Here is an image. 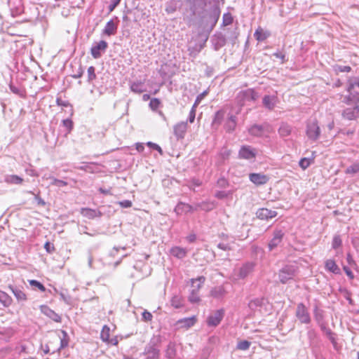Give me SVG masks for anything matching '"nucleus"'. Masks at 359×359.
I'll use <instances>...</instances> for the list:
<instances>
[{"instance_id":"1","label":"nucleus","mask_w":359,"mask_h":359,"mask_svg":"<svg viewBox=\"0 0 359 359\" xmlns=\"http://www.w3.org/2000/svg\"><path fill=\"white\" fill-rule=\"evenodd\" d=\"M297 272V267L294 264H287L283 266L278 273L280 282L285 284L288 280L293 279Z\"/></svg>"},{"instance_id":"2","label":"nucleus","mask_w":359,"mask_h":359,"mask_svg":"<svg viewBox=\"0 0 359 359\" xmlns=\"http://www.w3.org/2000/svg\"><path fill=\"white\" fill-rule=\"evenodd\" d=\"M205 278L204 276H199L198 278L191 279V286L193 289L189 296V301L191 303H196L200 301L198 292L203 284L204 283Z\"/></svg>"},{"instance_id":"3","label":"nucleus","mask_w":359,"mask_h":359,"mask_svg":"<svg viewBox=\"0 0 359 359\" xmlns=\"http://www.w3.org/2000/svg\"><path fill=\"white\" fill-rule=\"evenodd\" d=\"M255 264L252 262H247L241 266L233 270V277L235 280L245 279L253 271Z\"/></svg>"},{"instance_id":"4","label":"nucleus","mask_w":359,"mask_h":359,"mask_svg":"<svg viewBox=\"0 0 359 359\" xmlns=\"http://www.w3.org/2000/svg\"><path fill=\"white\" fill-rule=\"evenodd\" d=\"M306 135L309 140L315 142L318 140L320 135V128L318 121L314 119L306 123Z\"/></svg>"},{"instance_id":"5","label":"nucleus","mask_w":359,"mask_h":359,"mask_svg":"<svg viewBox=\"0 0 359 359\" xmlns=\"http://www.w3.org/2000/svg\"><path fill=\"white\" fill-rule=\"evenodd\" d=\"M257 97V95L255 90L249 88L240 91L236 97V102L238 105L241 107L246 101L255 100Z\"/></svg>"},{"instance_id":"6","label":"nucleus","mask_w":359,"mask_h":359,"mask_svg":"<svg viewBox=\"0 0 359 359\" xmlns=\"http://www.w3.org/2000/svg\"><path fill=\"white\" fill-rule=\"evenodd\" d=\"M257 151L250 145H243L238 151V158L248 161H254L257 156Z\"/></svg>"},{"instance_id":"7","label":"nucleus","mask_w":359,"mask_h":359,"mask_svg":"<svg viewBox=\"0 0 359 359\" xmlns=\"http://www.w3.org/2000/svg\"><path fill=\"white\" fill-rule=\"evenodd\" d=\"M341 116L348 121L356 120L359 118V104H355L344 108L341 111Z\"/></svg>"},{"instance_id":"8","label":"nucleus","mask_w":359,"mask_h":359,"mask_svg":"<svg viewBox=\"0 0 359 359\" xmlns=\"http://www.w3.org/2000/svg\"><path fill=\"white\" fill-rule=\"evenodd\" d=\"M284 236L285 232L282 229H276L268 244L269 250L271 252L276 248L282 243Z\"/></svg>"},{"instance_id":"9","label":"nucleus","mask_w":359,"mask_h":359,"mask_svg":"<svg viewBox=\"0 0 359 359\" xmlns=\"http://www.w3.org/2000/svg\"><path fill=\"white\" fill-rule=\"evenodd\" d=\"M296 317L303 324H309L311 323V317L309 313L303 303L297 304L296 309Z\"/></svg>"},{"instance_id":"10","label":"nucleus","mask_w":359,"mask_h":359,"mask_svg":"<svg viewBox=\"0 0 359 359\" xmlns=\"http://www.w3.org/2000/svg\"><path fill=\"white\" fill-rule=\"evenodd\" d=\"M224 310L223 309L215 311L207 318V324L209 327L217 326L224 316Z\"/></svg>"},{"instance_id":"11","label":"nucleus","mask_w":359,"mask_h":359,"mask_svg":"<svg viewBox=\"0 0 359 359\" xmlns=\"http://www.w3.org/2000/svg\"><path fill=\"white\" fill-rule=\"evenodd\" d=\"M144 353L147 355V359H158L160 351L154 340H151L146 346Z\"/></svg>"},{"instance_id":"12","label":"nucleus","mask_w":359,"mask_h":359,"mask_svg":"<svg viewBox=\"0 0 359 359\" xmlns=\"http://www.w3.org/2000/svg\"><path fill=\"white\" fill-rule=\"evenodd\" d=\"M108 47V43L105 41H100L94 44L90 48V53L93 58L98 59L102 55V52H104Z\"/></svg>"},{"instance_id":"13","label":"nucleus","mask_w":359,"mask_h":359,"mask_svg":"<svg viewBox=\"0 0 359 359\" xmlns=\"http://www.w3.org/2000/svg\"><path fill=\"white\" fill-rule=\"evenodd\" d=\"M270 177L263 173L252 172L249 175V180L251 182L257 186H261L266 184L269 181Z\"/></svg>"},{"instance_id":"14","label":"nucleus","mask_w":359,"mask_h":359,"mask_svg":"<svg viewBox=\"0 0 359 359\" xmlns=\"http://www.w3.org/2000/svg\"><path fill=\"white\" fill-rule=\"evenodd\" d=\"M197 210V208L193 207L192 205L185 203L183 202H179L175 206L174 211L177 215H182L183 213L191 212Z\"/></svg>"},{"instance_id":"15","label":"nucleus","mask_w":359,"mask_h":359,"mask_svg":"<svg viewBox=\"0 0 359 359\" xmlns=\"http://www.w3.org/2000/svg\"><path fill=\"white\" fill-rule=\"evenodd\" d=\"M256 215L257 218L260 219L268 220L269 219H272L277 215V212L274 210H269L267 208H259L257 212Z\"/></svg>"},{"instance_id":"16","label":"nucleus","mask_w":359,"mask_h":359,"mask_svg":"<svg viewBox=\"0 0 359 359\" xmlns=\"http://www.w3.org/2000/svg\"><path fill=\"white\" fill-rule=\"evenodd\" d=\"M265 301L266 300L264 297H258L251 299L248 303V308L255 313V312L260 311V309L264 306Z\"/></svg>"},{"instance_id":"17","label":"nucleus","mask_w":359,"mask_h":359,"mask_svg":"<svg viewBox=\"0 0 359 359\" xmlns=\"http://www.w3.org/2000/svg\"><path fill=\"white\" fill-rule=\"evenodd\" d=\"M174 134L177 140L183 139L187 129V122H180L174 126Z\"/></svg>"},{"instance_id":"18","label":"nucleus","mask_w":359,"mask_h":359,"mask_svg":"<svg viewBox=\"0 0 359 359\" xmlns=\"http://www.w3.org/2000/svg\"><path fill=\"white\" fill-rule=\"evenodd\" d=\"M8 288L18 302H25L27 299L26 294L20 287L10 285Z\"/></svg>"},{"instance_id":"19","label":"nucleus","mask_w":359,"mask_h":359,"mask_svg":"<svg viewBox=\"0 0 359 359\" xmlns=\"http://www.w3.org/2000/svg\"><path fill=\"white\" fill-rule=\"evenodd\" d=\"M226 294V291L222 285L214 287L210 292V296L217 299H222Z\"/></svg>"},{"instance_id":"20","label":"nucleus","mask_w":359,"mask_h":359,"mask_svg":"<svg viewBox=\"0 0 359 359\" xmlns=\"http://www.w3.org/2000/svg\"><path fill=\"white\" fill-rule=\"evenodd\" d=\"M41 311L43 313L47 316L48 318L54 320L55 322H61V317L56 313L53 310L50 309L48 306L43 305L41 306Z\"/></svg>"},{"instance_id":"21","label":"nucleus","mask_w":359,"mask_h":359,"mask_svg":"<svg viewBox=\"0 0 359 359\" xmlns=\"http://www.w3.org/2000/svg\"><path fill=\"white\" fill-rule=\"evenodd\" d=\"M118 24L114 22V20H110L107 22L102 33L107 36L114 35L116 33Z\"/></svg>"},{"instance_id":"22","label":"nucleus","mask_w":359,"mask_h":359,"mask_svg":"<svg viewBox=\"0 0 359 359\" xmlns=\"http://www.w3.org/2000/svg\"><path fill=\"white\" fill-rule=\"evenodd\" d=\"M237 124V118L235 115L229 114L227 120L224 124V129L228 133L233 132Z\"/></svg>"},{"instance_id":"23","label":"nucleus","mask_w":359,"mask_h":359,"mask_svg":"<svg viewBox=\"0 0 359 359\" xmlns=\"http://www.w3.org/2000/svg\"><path fill=\"white\" fill-rule=\"evenodd\" d=\"M219 16H220L219 8L217 6L212 7L210 11V13L209 14V20H210V22L212 24V26H211L212 28L213 27H215V25L217 24V22L219 18Z\"/></svg>"},{"instance_id":"24","label":"nucleus","mask_w":359,"mask_h":359,"mask_svg":"<svg viewBox=\"0 0 359 359\" xmlns=\"http://www.w3.org/2000/svg\"><path fill=\"white\" fill-rule=\"evenodd\" d=\"M196 322V316L182 318L177 320V323L180 327L189 328L192 327Z\"/></svg>"},{"instance_id":"25","label":"nucleus","mask_w":359,"mask_h":359,"mask_svg":"<svg viewBox=\"0 0 359 359\" xmlns=\"http://www.w3.org/2000/svg\"><path fill=\"white\" fill-rule=\"evenodd\" d=\"M130 88L132 92L137 94H140L146 91L144 83L141 81L131 82L130 84Z\"/></svg>"},{"instance_id":"26","label":"nucleus","mask_w":359,"mask_h":359,"mask_svg":"<svg viewBox=\"0 0 359 359\" xmlns=\"http://www.w3.org/2000/svg\"><path fill=\"white\" fill-rule=\"evenodd\" d=\"M217 206V203L215 201H203L201 203H198L196 205V208L198 209H201L205 212H209Z\"/></svg>"},{"instance_id":"27","label":"nucleus","mask_w":359,"mask_h":359,"mask_svg":"<svg viewBox=\"0 0 359 359\" xmlns=\"http://www.w3.org/2000/svg\"><path fill=\"white\" fill-rule=\"evenodd\" d=\"M81 213L83 216L88 219H93L102 215V213L100 211L88 208H81Z\"/></svg>"},{"instance_id":"28","label":"nucleus","mask_w":359,"mask_h":359,"mask_svg":"<svg viewBox=\"0 0 359 359\" xmlns=\"http://www.w3.org/2000/svg\"><path fill=\"white\" fill-rule=\"evenodd\" d=\"M271 33L269 31H264L262 27H259L254 33V36L258 41H263L269 37Z\"/></svg>"},{"instance_id":"29","label":"nucleus","mask_w":359,"mask_h":359,"mask_svg":"<svg viewBox=\"0 0 359 359\" xmlns=\"http://www.w3.org/2000/svg\"><path fill=\"white\" fill-rule=\"evenodd\" d=\"M24 180L16 175H6L4 176V182L8 184H21Z\"/></svg>"},{"instance_id":"30","label":"nucleus","mask_w":359,"mask_h":359,"mask_svg":"<svg viewBox=\"0 0 359 359\" xmlns=\"http://www.w3.org/2000/svg\"><path fill=\"white\" fill-rule=\"evenodd\" d=\"M292 127L287 123H282L278 128V134L282 137L289 136L292 133Z\"/></svg>"},{"instance_id":"31","label":"nucleus","mask_w":359,"mask_h":359,"mask_svg":"<svg viewBox=\"0 0 359 359\" xmlns=\"http://www.w3.org/2000/svg\"><path fill=\"white\" fill-rule=\"evenodd\" d=\"M325 267L327 271L334 274H339L340 273V269L333 259H327L325 263Z\"/></svg>"},{"instance_id":"32","label":"nucleus","mask_w":359,"mask_h":359,"mask_svg":"<svg viewBox=\"0 0 359 359\" xmlns=\"http://www.w3.org/2000/svg\"><path fill=\"white\" fill-rule=\"evenodd\" d=\"M213 47L215 50H218L226 44V39L222 34L215 36L212 39Z\"/></svg>"},{"instance_id":"33","label":"nucleus","mask_w":359,"mask_h":359,"mask_svg":"<svg viewBox=\"0 0 359 359\" xmlns=\"http://www.w3.org/2000/svg\"><path fill=\"white\" fill-rule=\"evenodd\" d=\"M262 102H263L264 106L266 108H267L269 109H273L276 103V97L271 96V95H265L263 97Z\"/></svg>"},{"instance_id":"34","label":"nucleus","mask_w":359,"mask_h":359,"mask_svg":"<svg viewBox=\"0 0 359 359\" xmlns=\"http://www.w3.org/2000/svg\"><path fill=\"white\" fill-rule=\"evenodd\" d=\"M170 253L172 256L178 259H182L187 255V250L183 248L176 246L171 248Z\"/></svg>"},{"instance_id":"35","label":"nucleus","mask_w":359,"mask_h":359,"mask_svg":"<svg viewBox=\"0 0 359 359\" xmlns=\"http://www.w3.org/2000/svg\"><path fill=\"white\" fill-rule=\"evenodd\" d=\"M264 129L262 125L255 124L249 128V133L253 136L261 137L263 135Z\"/></svg>"},{"instance_id":"36","label":"nucleus","mask_w":359,"mask_h":359,"mask_svg":"<svg viewBox=\"0 0 359 359\" xmlns=\"http://www.w3.org/2000/svg\"><path fill=\"white\" fill-rule=\"evenodd\" d=\"M0 302L4 306L8 307L11 304L12 299L7 293L0 290Z\"/></svg>"},{"instance_id":"37","label":"nucleus","mask_w":359,"mask_h":359,"mask_svg":"<svg viewBox=\"0 0 359 359\" xmlns=\"http://www.w3.org/2000/svg\"><path fill=\"white\" fill-rule=\"evenodd\" d=\"M224 115H225V111L224 110L222 109V110H219L217 111L215 114V117H214V119H213V121H212V126H219L224 118Z\"/></svg>"},{"instance_id":"38","label":"nucleus","mask_w":359,"mask_h":359,"mask_svg":"<svg viewBox=\"0 0 359 359\" xmlns=\"http://www.w3.org/2000/svg\"><path fill=\"white\" fill-rule=\"evenodd\" d=\"M345 173L346 175H359V162H355L351 165L350 166L347 167L345 170Z\"/></svg>"},{"instance_id":"39","label":"nucleus","mask_w":359,"mask_h":359,"mask_svg":"<svg viewBox=\"0 0 359 359\" xmlns=\"http://www.w3.org/2000/svg\"><path fill=\"white\" fill-rule=\"evenodd\" d=\"M171 305L175 309H180L183 306V299L179 295H175L172 297L170 301Z\"/></svg>"},{"instance_id":"40","label":"nucleus","mask_w":359,"mask_h":359,"mask_svg":"<svg viewBox=\"0 0 359 359\" xmlns=\"http://www.w3.org/2000/svg\"><path fill=\"white\" fill-rule=\"evenodd\" d=\"M348 86L347 90L351 92L355 87L359 88V77L351 78L348 81Z\"/></svg>"},{"instance_id":"41","label":"nucleus","mask_w":359,"mask_h":359,"mask_svg":"<svg viewBox=\"0 0 359 359\" xmlns=\"http://www.w3.org/2000/svg\"><path fill=\"white\" fill-rule=\"evenodd\" d=\"M176 355V349L175 348L174 344L170 343L168 345L166 351H165V356L168 359H173Z\"/></svg>"},{"instance_id":"42","label":"nucleus","mask_w":359,"mask_h":359,"mask_svg":"<svg viewBox=\"0 0 359 359\" xmlns=\"http://www.w3.org/2000/svg\"><path fill=\"white\" fill-rule=\"evenodd\" d=\"M313 162V159L308 158H302L299 162V165L303 169L306 170Z\"/></svg>"},{"instance_id":"43","label":"nucleus","mask_w":359,"mask_h":359,"mask_svg":"<svg viewBox=\"0 0 359 359\" xmlns=\"http://www.w3.org/2000/svg\"><path fill=\"white\" fill-rule=\"evenodd\" d=\"M233 17L230 13H226L222 17V25L223 26H228L232 24Z\"/></svg>"},{"instance_id":"44","label":"nucleus","mask_w":359,"mask_h":359,"mask_svg":"<svg viewBox=\"0 0 359 359\" xmlns=\"http://www.w3.org/2000/svg\"><path fill=\"white\" fill-rule=\"evenodd\" d=\"M342 245V240L339 235H334L332 242V247L333 249L336 250L341 247Z\"/></svg>"},{"instance_id":"45","label":"nucleus","mask_w":359,"mask_h":359,"mask_svg":"<svg viewBox=\"0 0 359 359\" xmlns=\"http://www.w3.org/2000/svg\"><path fill=\"white\" fill-rule=\"evenodd\" d=\"M29 285L32 287H36L38 290H39L40 291H41V292H45L46 291V287L39 281H38L36 280H29Z\"/></svg>"},{"instance_id":"46","label":"nucleus","mask_w":359,"mask_h":359,"mask_svg":"<svg viewBox=\"0 0 359 359\" xmlns=\"http://www.w3.org/2000/svg\"><path fill=\"white\" fill-rule=\"evenodd\" d=\"M88 82L91 83L96 79L95 68L90 66L88 68Z\"/></svg>"},{"instance_id":"47","label":"nucleus","mask_w":359,"mask_h":359,"mask_svg":"<svg viewBox=\"0 0 359 359\" xmlns=\"http://www.w3.org/2000/svg\"><path fill=\"white\" fill-rule=\"evenodd\" d=\"M251 343L247 340H243L237 344V348L239 350L246 351L250 346Z\"/></svg>"},{"instance_id":"48","label":"nucleus","mask_w":359,"mask_h":359,"mask_svg":"<svg viewBox=\"0 0 359 359\" xmlns=\"http://www.w3.org/2000/svg\"><path fill=\"white\" fill-rule=\"evenodd\" d=\"M326 336L328 337L331 343L333 344L334 346L337 345V340L335 337V334L332 332V331L329 329L328 330H326V332L325 333Z\"/></svg>"},{"instance_id":"49","label":"nucleus","mask_w":359,"mask_h":359,"mask_svg":"<svg viewBox=\"0 0 359 359\" xmlns=\"http://www.w3.org/2000/svg\"><path fill=\"white\" fill-rule=\"evenodd\" d=\"M160 104H161V101L158 98H152V99H151L150 102H149V107L153 110L157 109L159 107Z\"/></svg>"},{"instance_id":"50","label":"nucleus","mask_w":359,"mask_h":359,"mask_svg":"<svg viewBox=\"0 0 359 359\" xmlns=\"http://www.w3.org/2000/svg\"><path fill=\"white\" fill-rule=\"evenodd\" d=\"M208 94V92L206 90L203 91L201 94H199L195 100V102L194 104V108H196L197 106L201 103V100L205 97V96Z\"/></svg>"},{"instance_id":"51","label":"nucleus","mask_w":359,"mask_h":359,"mask_svg":"<svg viewBox=\"0 0 359 359\" xmlns=\"http://www.w3.org/2000/svg\"><path fill=\"white\" fill-rule=\"evenodd\" d=\"M355 95H348L344 97L343 102L346 105L351 106V104L355 101Z\"/></svg>"},{"instance_id":"52","label":"nucleus","mask_w":359,"mask_h":359,"mask_svg":"<svg viewBox=\"0 0 359 359\" xmlns=\"http://www.w3.org/2000/svg\"><path fill=\"white\" fill-rule=\"evenodd\" d=\"M63 126L70 132L73 127V122L71 119L67 118L62 121Z\"/></svg>"},{"instance_id":"53","label":"nucleus","mask_w":359,"mask_h":359,"mask_svg":"<svg viewBox=\"0 0 359 359\" xmlns=\"http://www.w3.org/2000/svg\"><path fill=\"white\" fill-rule=\"evenodd\" d=\"M60 299L67 304L69 305L72 303V299L69 295L65 294L64 292H60Z\"/></svg>"},{"instance_id":"54","label":"nucleus","mask_w":359,"mask_h":359,"mask_svg":"<svg viewBox=\"0 0 359 359\" xmlns=\"http://www.w3.org/2000/svg\"><path fill=\"white\" fill-rule=\"evenodd\" d=\"M147 146L154 150L158 151L160 154H163V150L158 144L151 142H148Z\"/></svg>"},{"instance_id":"55","label":"nucleus","mask_w":359,"mask_h":359,"mask_svg":"<svg viewBox=\"0 0 359 359\" xmlns=\"http://www.w3.org/2000/svg\"><path fill=\"white\" fill-rule=\"evenodd\" d=\"M307 337L310 341V343L311 344L314 339L317 337V334L313 329H310L307 332Z\"/></svg>"},{"instance_id":"56","label":"nucleus","mask_w":359,"mask_h":359,"mask_svg":"<svg viewBox=\"0 0 359 359\" xmlns=\"http://www.w3.org/2000/svg\"><path fill=\"white\" fill-rule=\"evenodd\" d=\"M314 316L317 322L320 324L323 320L322 311L318 310L316 307L314 311Z\"/></svg>"},{"instance_id":"57","label":"nucleus","mask_w":359,"mask_h":359,"mask_svg":"<svg viewBox=\"0 0 359 359\" xmlns=\"http://www.w3.org/2000/svg\"><path fill=\"white\" fill-rule=\"evenodd\" d=\"M335 70L337 72H349L351 70V68L350 66H341V65H337L336 67H335Z\"/></svg>"},{"instance_id":"58","label":"nucleus","mask_w":359,"mask_h":359,"mask_svg":"<svg viewBox=\"0 0 359 359\" xmlns=\"http://www.w3.org/2000/svg\"><path fill=\"white\" fill-rule=\"evenodd\" d=\"M44 248L46 250V252L48 253H52L55 250L53 244H51L50 242H46L44 244Z\"/></svg>"},{"instance_id":"59","label":"nucleus","mask_w":359,"mask_h":359,"mask_svg":"<svg viewBox=\"0 0 359 359\" xmlns=\"http://www.w3.org/2000/svg\"><path fill=\"white\" fill-rule=\"evenodd\" d=\"M152 318H153V316L150 312H149L147 311H144L142 313V319L144 321H147V322L151 321L152 320Z\"/></svg>"},{"instance_id":"60","label":"nucleus","mask_w":359,"mask_h":359,"mask_svg":"<svg viewBox=\"0 0 359 359\" xmlns=\"http://www.w3.org/2000/svg\"><path fill=\"white\" fill-rule=\"evenodd\" d=\"M119 205L121 208H128L132 206V202L129 200H124L118 202Z\"/></svg>"},{"instance_id":"61","label":"nucleus","mask_w":359,"mask_h":359,"mask_svg":"<svg viewBox=\"0 0 359 359\" xmlns=\"http://www.w3.org/2000/svg\"><path fill=\"white\" fill-rule=\"evenodd\" d=\"M195 117H196V108H194V106L192 107L190 112H189V121L190 123H193L195 120Z\"/></svg>"},{"instance_id":"62","label":"nucleus","mask_w":359,"mask_h":359,"mask_svg":"<svg viewBox=\"0 0 359 359\" xmlns=\"http://www.w3.org/2000/svg\"><path fill=\"white\" fill-rule=\"evenodd\" d=\"M120 1L121 0H111V3L109 6V11H113L115 9V8L119 4Z\"/></svg>"},{"instance_id":"63","label":"nucleus","mask_w":359,"mask_h":359,"mask_svg":"<svg viewBox=\"0 0 359 359\" xmlns=\"http://www.w3.org/2000/svg\"><path fill=\"white\" fill-rule=\"evenodd\" d=\"M215 196L219 199H223L227 196V194L224 191H218L215 193Z\"/></svg>"},{"instance_id":"64","label":"nucleus","mask_w":359,"mask_h":359,"mask_svg":"<svg viewBox=\"0 0 359 359\" xmlns=\"http://www.w3.org/2000/svg\"><path fill=\"white\" fill-rule=\"evenodd\" d=\"M343 269L344 271V272L346 273V274L351 278V279H353L354 278V275L353 273H352V271H351V269L348 267V266H344L343 267Z\"/></svg>"}]
</instances>
